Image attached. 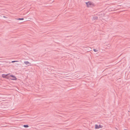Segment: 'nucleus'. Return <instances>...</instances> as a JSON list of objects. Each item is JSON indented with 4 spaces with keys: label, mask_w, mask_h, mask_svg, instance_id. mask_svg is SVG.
<instances>
[{
    "label": "nucleus",
    "mask_w": 130,
    "mask_h": 130,
    "mask_svg": "<svg viewBox=\"0 0 130 130\" xmlns=\"http://www.w3.org/2000/svg\"><path fill=\"white\" fill-rule=\"evenodd\" d=\"M86 4L88 7H91L94 5L93 3L92 2L90 1H88L86 2Z\"/></svg>",
    "instance_id": "f257e3e1"
},
{
    "label": "nucleus",
    "mask_w": 130,
    "mask_h": 130,
    "mask_svg": "<svg viewBox=\"0 0 130 130\" xmlns=\"http://www.w3.org/2000/svg\"><path fill=\"white\" fill-rule=\"evenodd\" d=\"M10 74L9 73L6 74H2V76L4 78H7L9 79L8 78L10 77L9 76Z\"/></svg>",
    "instance_id": "f03ea898"
},
{
    "label": "nucleus",
    "mask_w": 130,
    "mask_h": 130,
    "mask_svg": "<svg viewBox=\"0 0 130 130\" xmlns=\"http://www.w3.org/2000/svg\"><path fill=\"white\" fill-rule=\"evenodd\" d=\"M9 76L12 77V78L11 79V80H16L17 79V78L14 75H10Z\"/></svg>",
    "instance_id": "7ed1b4c3"
},
{
    "label": "nucleus",
    "mask_w": 130,
    "mask_h": 130,
    "mask_svg": "<svg viewBox=\"0 0 130 130\" xmlns=\"http://www.w3.org/2000/svg\"><path fill=\"white\" fill-rule=\"evenodd\" d=\"M102 126L100 124H99V125L97 124L95 125V128L96 129H98L100 128H102Z\"/></svg>",
    "instance_id": "20e7f679"
},
{
    "label": "nucleus",
    "mask_w": 130,
    "mask_h": 130,
    "mask_svg": "<svg viewBox=\"0 0 130 130\" xmlns=\"http://www.w3.org/2000/svg\"><path fill=\"white\" fill-rule=\"evenodd\" d=\"M24 63L26 65H28V66L30 65V63L28 61H26L24 62Z\"/></svg>",
    "instance_id": "39448f33"
},
{
    "label": "nucleus",
    "mask_w": 130,
    "mask_h": 130,
    "mask_svg": "<svg viewBox=\"0 0 130 130\" xmlns=\"http://www.w3.org/2000/svg\"><path fill=\"white\" fill-rule=\"evenodd\" d=\"M98 19V17H97L94 16V17H93L92 19L93 20H97Z\"/></svg>",
    "instance_id": "423d86ee"
},
{
    "label": "nucleus",
    "mask_w": 130,
    "mask_h": 130,
    "mask_svg": "<svg viewBox=\"0 0 130 130\" xmlns=\"http://www.w3.org/2000/svg\"><path fill=\"white\" fill-rule=\"evenodd\" d=\"M23 126L25 128H27L29 127V125H24Z\"/></svg>",
    "instance_id": "0eeeda50"
},
{
    "label": "nucleus",
    "mask_w": 130,
    "mask_h": 130,
    "mask_svg": "<svg viewBox=\"0 0 130 130\" xmlns=\"http://www.w3.org/2000/svg\"><path fill=\"white\" fill-rule=\"evenodd\" d=\"M17 19L18 20H23L24 19L23 18H18Z\"/></svg>",
    "instance_id": "6e6552de"
},
{
    "label": "nucleus",
    "mask_w": 130,
    "mask_h": 130,
    "mask_svg": "<svg viewBox=\"0 0 130 130\" xmlns=\"http://www.w3.org/2000/svg\"><path fill=\"white\" fill-rule=\"evenodd\" d=\"M18 62V61H17V60H14V61H11V62L12 63H13L14 62Z\"/></svg>",
    "instance_id": "1a4fd4ad"
},
{
    "label": "nucleus",
    "mask_w": 130,
    "mask_h": 130,
    "mask_svg": "<svg viewBox=\"0 0 130 130\" xmlns=\"http://www.w3.org/2000/svg\"><path fill=\"white\" fill-rule=\"evenodd\" d=\"M93 51H94V52H97L98 51L96 49H93Z\"/></svg>",
    "instance_id": "9d476101"
},
{
    "label": "nucleus",
    "mask_w": 130,
    "mask_h": 130,
    "mask_svg": "<svg viewBox=\"0 0 130 130\" xmlns=\"http://www.w3.org/2000/svg\"><path fill=\"white\" fill-rule=\"evenodd\" d=\"M3 17L4 18H6L5 17V16H3Z\"/></svg>",
    "instance_id": "9b49d317"
}]
</instances>
